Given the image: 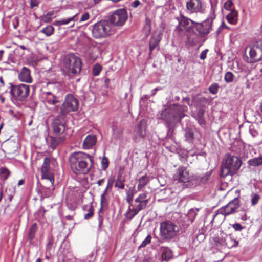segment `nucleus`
I'll list each match as a JSON object with an SVG mask.
<instances>
[{"label":"nucleus","mask_w":262,"mask_h":262,"mask_svg":"<svg viewBox=\"0 0 262 262\" xmlns=\"http://www.w3.org/2000/svg\"><path fill=\"white\" fill-rule=\"evenodd\" d=\"M40 2V0H30V7L33 8L35 7H37Z\"/></svg>","instance_id":"obj_51"},{"label":"nucleus","mask_w":262,"mask_h":262,"mask_svg":"<svg viewBox=\"0 0 262 262\" xmlns=\"http://www.w3.org/2000/svg\"><path fill=\"white\" fill-rule=\"evenodd\" d=\"M13 26L14 29H16L19 25L18 18L16 17L12 20Z\"/></svg>","instance_id":"obj_55"},{"label":"nucleus","mask_w":262,"mask_h":262,"mask_svg":"<svg viewBox=\"0 0 262 262\" xmlns=\"http://www.w3.org/2000/svg\"><path fill=\"white\" fill-rule=\"evenodd\" d=\"M250 63L256 62L262 59V41H258L250 48L249 51Z\"/></svg>","instance_id":"obj_14"},{"label":"nucleus","mask_w":262,"mask_h":262,"mask_svg":"<svg viewBox=\"0 0 262 262\" xmlns=\"http://www.w3.org/2000/svg\"><path fill=\"white\" fill-rule=\"evenodd\" d=\"M42 97L46 103L49 104L55 105L60 102L59 97L56 96V93L50 92H43L42 93Z\"/></svg>","instance_id":"obj_20"},{"label":"nucleus","mask_w":262,"mask_h":262,"mask_svg":"<svg viewBox=\"0 0 262 262\" xmlns=\"http://www.w3.org/2000/svg\"><path fill=\"white\" fill-rule=\"evenodd\" d=\"M48 88L50 90L48 92L54 93H57L60 90L59 84L58 83L48 82L47 84Z\"/></svg>","instance_id":"obj_29"},{"label":"nucleus","mask_w":262,"mask_h":262,"mask_svg":"<svg viewBox=\"0 0 262 262\" xmlns=\"http://www.w3.org/2000/svg\"><path fill=\"white\" fill-rule=\"evenodd\" d=\"M180 232V227L170 220H165L160 223V236L162 239L170 242L174 239Z\"/></svg>","instance_id":"obj_7"},{"label":"nucleus","mask_w":262,"mask_h":262,"mask_svg":"<svg viewBox=\"0 0 262 262\" xmlns=\"http://www.w3.org/2000/svg\"><path fill=\"white\" fill-rule=\"evenodd\" d=\"M92 33L94 38H102L111 35L113 31L110 22L103 20L93 25Z\"/></svg>","instance_id":"obj_10"},{"label":"nucleus","mask_w":262,"mask_h":262,"mask_svg":"<svg viewBox=\"0 0 262 262\" xmlns=\"http://www.w3.org/2000/svg\"><path fill=\"white\" fill-rule=\"evenodd\" d=\"M106 202H107V199L105 197V195H104V194H102L101 195V205L106 203Z\"/></svg>","instance_id":"obj_58"},{"label":"nucleus","mask_w":262,"mask_h":262,"mask_svg":"<svg viewBox=\"0 0 262 262\" xmlns=\"http://www.w3.org/2000/svg\"><path fill=\"white\" fill-rule=\"evenodd\" d=\"M161 39V34H159L157 37L153 36L149 39V50L151 52L155 48L157 47Z\"/></svg>","instance_id":"obj_25"},{"label":"nucleus","mask_w":262,"mask_h":262,"mask_svg":"<svg viewBox=\"0 0 262 262\" xmlns=\"http://www.w3.org/2000/svg\"><path fill=\"white\" fill-rule=\"evenodd\" d=\"M124 181L125 178L122 177L121 174H118L115 182V186L119 189H123L124 188Z\"/></svg>","instance_id":"obj_28"},{"label":"nucleus","mask_w":262,"mask_h":262,"mask_svg":"<svg viewBox=\"0 0 262 262\" xmlns=\"http://www.w3.org/2000/svg\"><path fill=\"white\" fill-rule=\"evenodd\" d=\"M41 177L42 179H47L50 181V183L52 185H53L54 180L53 175L50 172V171H41Z\"/></svg>","instance_id":"obj_31"},{"label":"nucleus","mask_w":262,"mask_h":262,"mask_svg":"<svg viewBox=\"0 0 262 262\" xmlns=\"http://www.w3.org/2000/svg\"><path fill=\"white\" fill-rule=\"evenodd\" d=\"M50 159L46 157L44 159L43 163L41 166V171H50Z\"/></svg>","instance_id":"obj_36"},{"label":"nucleus","mask_w":262,"mask_h":262,"mask_svg":"<svg viewBox=\"0 0 262 262\" xmlns=\"http://www.w3.org/2000/svg\"><path fill=\"white\" fill-rule=\"evenodd\" d=\"M234 74L231 72H227L225 73L224 80L227 83H230L233 81Z\"/></svg>","instance_id":"obj_38"},{"label":"nucleus","mask_w":262,"mask_h":262,"mask_svg":"<svg viewBox=\"0 0 262 262\" xmlns=\"http://www.w3.org/2000/svg\"><path fill=\"white\" fill-rule=\"evenodd\" d=\"M249 133L253 137H255L258 135V133L256 130L253 127L250 126L249 127Z\"/></svg>","instance_id":"obj_48"},{"label":"nucleus","mask_w":262,"mask_h":262,"mask_svg":"<svg viewBox=\"0 0 262 262\" xmlns=\"http://www.w3.org/2000/svg\"><path fill=\"white\" fill-rule=\"evenodd\" d=\"M54 11L48 12L46 14L41 16L40 19L43 23H48L52 20V16L54 14Z\"/></svg>","instance_id":"obj_30"},{"label":"nucleus","mask_w":262,"mask_h":262,"mask_svg":"<svg viewBox=\"0 0 262 262\" xmlns=\"http://www.w3.org/2000/svg\"><path fill=\"white\" fill-rule=\"evenodd\" d=\"M173 178L175 180L180 182L187 183L190 181L189 172L186 168L183 166H180L177 169Z\"/></svg>","instance_id":"obj_17"},{"label":"nucleus","mask_w":262,"mask_h":262,"mask_svg":"<svg viewBox=\"0 0 262 262\" xmlns=\"http://www.w3.org/2000/svg\"><path fill=\"white\" fill-rule=\"evenodd\" d=\"M260 199V196L256 194L253 193L251 195V204L252 205H256Z\"/></svg>","instance_id":"obj_46"},{"label":"nucleus","mask_w":262,"mask_h":262,"mask_svg":"<svg viewBox=\"0 0 262 262\" xmlns=\"http://www.w3.org/2000/svg\"><path fill=\"white\" fill-rule=\"evenodd\" d=\"M208 52V49L203 50L200 54V58L201 60H204L206 58L207 52Z\"/></svg>","instance_id":"obj_53"},{"label":"nucleus","mask_w":262,"mask_h":262,"mask_svg":"<svg viewBox=\"0 0 262 262\" xmlns=\"http://www.w3.org/2000/svg\"><path fill=\"white\" fill-rule=\"evenodd\" d=\"M239 207V201L235 199L230 202L226 206L222 207L217 210V214H222L225 216L230 215L235 212V210Z\"/></svg>","instance_id":"obj_15"},{"label":"nucleus","mask_w":262,"mask_h":262,"mask_svg":"<svg viewBox=\"0 0 262 262\" xmlns=\"http://www.w3.org/2000/svg\"><path fill=\"white\" fill-rule=\"evenodd\" d=\"M128 19L127 12L125 9L121 8L115 10L109 17L110 24L117 27L123 26Z\"/></svg>","instance_id":"obj_11"},{"label":"nucleus","mask_w":262,"mask_h":262,"mask_svg":"<svg viewBox=\"0 0 262 262\" xmlns=\"http://www.w3.org/2000/svg\"><path fill=\"white\" fill-rule=\"evenodd\" d=\"M219 243L223 246L226 247L228 248H231L234 247H237L238 242L233 238L230 235H227L225 234L219 239Z\"/></svg>","instance_id":"obj_19"},{"label":"nucleus","mask_w":262,"mask_h":262,"mask_svg":"<svg viewBox=\"0 0 262 262\" xmlns=\"http://www.w3.org/2000/svg\"><path fill=\"white\" fill-rule=\"evenodd\" d=\"M150 181L149 177L147 175H144L141 177L138 180V185L137 186V189L140 190L142 189Z\"/></svg>","instance_id":"obj_24"},{"label":"nucleus","mask_w":262,"mask_h":262,"mask_svg":"<svg viewBox=\"0 0 262 262\" xmlns=\"http://www.w3.org/2000/svg\"><path fill=\"white\" fill-rule=\"evenodd\" d=\"M147 193L144 192L139 194V195L135 199V202H144L145 203H148V199H147Z\"/></svg>","instance_id":"obj_34"},{"label":"nucleus","mask_w":262,"mask_h":262,"mask_svg":"<svg viewBox=\"0 0 262 262\" xmlns=\"http://www.w3.org/2000/svg\"><path fill=\"white\" fill-rule=\"evenodd\" d=\"M209 176L210 174L206 172L204 176L200 178V182L202 183H205L208 180Z\"/></svg>","instance_id":"obj_49"},{"label":"nucleus","mask_w":262,"mask_h":262,"mask_svg":"<svg viewBox=\"0 0 262 262\" xmlns=\"http://www.w3.org/2000/svg\"><path fill=\"white\" fill-rule=\"evenodd\" d=\"M110 82V80L108 78H105L104 79V85L105 87L108 88L109 87V84Z\"/></svg>","instance_id":"obj_59"},{"label":"nucleus","mask_w":262,"mask_h":262,"mask_svg":"<svg viewBox=\"0 0 262 262\" xmlns=\"http://www.w3.org/2000/svg\"><path fill=\"white\" fill-rule=\"evenodd\" d=\"M69 162L74 173L86 174L90 171L93 165L94 159L88 154L77 152L71 155Z\"/></svg>","instance_id":"obj_1"},{"label":"nucleus","mask_w":262,"mask_h":262,"mask_svg":"<svg viewBox=\"0 0 262 262\" xmlns=\"http://www.w3.org/2000/svg\"><path fill=\"white\" fill-rule=\"evenodd\" d=\"M37 229L38 228L36 223H34L31 225L28 235V238L29 240L32 241L35 238Z\"/></svg>","instance_id":"obj_27"},{"label":"nucleus","mask_w":262,"mask_h":262,"mask_svg":"<svg viewBox=\"0 0 262 262\" xmlns=\"http://www.w3.org/2000/svg\"><path fill=\"white\" fill-rule=\"evenodd\" d=\"M104 182V179H102L99 180L97 182V184L98 185V186H101Z\"/></svg>","instance_id":"obj_64"},{"label":"nucleus","mask_w":262,"mask_h":262,"mask_svg":"<svg viewBox=\"0 0 262 262\" xmlns=\"http://www.w3.org/2000/svg\"><path fill=\"white\" fill-rule=\"evenodd\" d=\"M161 251L162 252V258L164 260L168 261L172 258L173 254L172 251L168 247H161Z\"/></svg>","instance_id":"obj_26"},{"label":"nucleus","mask_w":262,"mask_h":262,"mask_svg":"<svg viewBox=\"0 0 262 262\" xmlns=\"http://www.w3.org/2000/svg\"><path fill=\"white\" fill-rule=\"evenodd\" d=\"M102 70V67L97 63L95 64L93 68V74L94 76H97L99 75L100 72Z\"/></svg>","instance_id":"obj_40"},{"label":"nucleus","mask_w":262,"mask_h":262,"mask_svg":"<svg viewBox=\"0 0 262 262\" xmlns=\"http://www.w3.org/2000/svg\"><path fill=\"white\" fill-rule=\"evenodd\" d=\"M101 168L103 170H105L108 166V160L107 157L104 156L101 161Z\"/></svg>","instance_id":"obj_44"},{"label":"nucleus","mask_w":262,"mask_h":262,"mask_svg":"<svg viewBox=\"0 0 262 262\" xmlns=\"http://www.w3.org/2000/svg\"><path fill=\"white\" fill-rule=\"evenodd\" d=\"M95 135H88L83 141V147L85 149L91 148L96 143Z\"/></svg>","instance_id":"obj_22"},{"label":"nucleus","mask_w":262,"mask_h":262,"mask_svg":"<svg viewBox=\"0 0 262 262\" xmlns=\"http://www.w3.org/2000/svg\"><path fill=\"white\" fill-rule=\"evenodd\" d=\"M19 79L21 81L27 83H31L32 78L30 76V71L29 69L26 67H23L18 76Z\"/></svg>","instance_id":"obj_21"},{"label":"nucleus","mask_w":262,"mask_h":262,"mask_svg":"<svg viewBox=\"0 0 262 262\" xmlns=\"http://www.w3.org/2000/svg\"><path fill=\"white\" fill-rule=\"evenodd\" d=\"M146 135L145 128L140 123L134 128L133 132V140L136 142H139L141 139L144 138Z\"/></svg>","instance_id":"obj_18"},{"label":"nucleus","mask_w":262,"mask_h":262,"mask_svg":"<svg viewBox=\"0 0 262 262\" xmlns=\"http://www.w3.org/2000/svg\"><path fill=\"white\" fill-rule=\"evenodd\" d=\"M94 215V208L92 206H90L88 209V212L84 215V218L85 219H89L91 218Z\"/></svg>","instance_id":"obj_45"},{"label":"nucleus","mask_w":262,"mask_h":262,"mask_svg":"<svg viewBox=\"0 0 262 262\" xmlns=\"http://www.w3.org/2000/svg\"><path fill=\"white\" fill-rule=\"evenodd\" d=\"M185 137L186 140L188 142H192L194 138V134L191 129H187L185 130Z\"/></svg>","instance_id":"obj_35"},{"label":"nucleus","mask_w":262,"mask_h":262,"mask_svg":"<svg viewBox=\"0 0 262 262\" xmlns=\"http://www.w3.org/2000/svg\"><path fill=\"white\" fill-rule=\"evenodd\" d=\"M186 7L190 14H203L205 11V6L201 0H187Z\"/></svg>","instance_id":"obj_13"},{"label":"nucleus","mask_w":262,"mask_h":262,"mask_svg":"<svg viewBox=\"0 0 262 262\" xmlns=\"http://www.w3.org/2000/svg\"><path fill=\"white\" fill-rule=\"evenodd\" d=\"M64 68L69 74L79 73L81 70V61L80 58L73 54L66 55L62 61Z\"/></svg>","instance_id":"obj_9"},{"label":"nucleus","mask_w":262,"mask_h":262,"mask_svg":"<svg viewBox=\"0 0 262 262\" xmlns=\"http://www.w3.org/2000/svg\"><path fill=\"white\" fill-rule=\"evenodd\" d=\"M232 227L236 231H241L244 228V227H242V226L239 223H235L233 224Z\"/></svg>","instance_id":"obj_52"},{"label":"nucleus","mask_w":262,"mask_h":262,"mask_svg":"<svg viewBox=\"0 0 262 262\" xmlns=\"http://www.w3.org/2000/svg\"><path fill=\"white\" fill-rule=\"evenodd\" d=\"M179 22V25L176 27L174 30V35L177 37L180 42H182L185 40V37L187 40H189V36L186 34V32H190L193 28L196 22L184 16L181 14L180 17H177Z\"/></svg>","instance_id":"obj_6"},{"label":"nucleus","mask_w":262,"mask_h":262,"mask_svg":"<svg viewBox=\"0 0 262 262\" xmlns=\"http://www.w3.org/2000/svg\"><path fill=\"white\" fill-rule=\"evenodd\" d=\"M241 164V160L237 157L226 154L221 166L220 176L225 178L235 174L239 169Z\"/></svg>","instance_id":"obj_5"},{"label":"nucleus","mask_w":262,"mask_h":262,"mask_svg":"<svg viewBox=\"0 0 262 262\" xmlns=\"http://www.w3.org/2000/svg\"><path fill=\"white\" fill-rule=\"evenodd\" d=\"M214 18V15L212 14L204 21L200 23H196L195 28L200 35H207L211 32L212 30V23Z\"/></svg>","instance_id":"obj_12"},{"label":"nucleus","mask_w":262,"mask_h":262,"mask_svg":"<svg viewBox=\"0 0 262 262\" xmlns=\"http://www.w3.org/2000/svg\"><path fill=\"white\" fill-rule=\"evenodd\" d=\"M248 164L252 166L261 165L262 164V157L250 159L248 161Z\"/></svg>","instance_id":"obj_32"},{"label":"nucleus","mask_w":262,"mask_h":262,"mask_svg":"<svg viewBox=\"0 0 262 262\" xmlns=\"http://www.w3.org/2000/svg\"><path fill=\"white\" fill-rule=\"evenodd\" d=\"M0 174L3 179L6 180L9 177L10 172L7 168H2L1 169Z\"/></svg>","instance_id":"obj_39"},{"label":"nucleus","mask_w":262,"mask_h":262,"mask_svg":"<svg viewBox=\"0 0 262 262\" xmlns=\"http://www.w3.org/2000/svg\"><path fill=\"white\" fill-rule=\"evenodd\" d=\"M98 220V221H99V227L100 228H101V226H102V223H103V218L102 215L100 214V212L99 213Z\"/></svg>","instance_id":"obj_56"},{"label":"nucleus","mask_w":262,"mask_h":262,"mask_svg":"<svg viewBox=\"0 0 262 262\" xmlns=\"http://www.w3.org/2000/svg\"><path fill=\"white\" fill-rule=\"evenodd\" d=\"M182 101L183 102H186L188 104H189L190 98L189 97L183 98Z\"/></svg>","instance_id":"obj_63"},{"label":"nucleus","mask_w":262,"mask_h":262,"mask_svg":"<svg viewBox=\"0 0 262 262\" xmlns=\"http://www.w3.org/2000/svg\"><path fill=\"white\" fill-rule=\"evenodd\" d=\"M114 182V179L113 177L109 178L107 180L106 189H111Z\"/></svg>","instance_id":"obj_47"},{"label":"nucleus","mask_w":262,"mask_h":262,"mask_svg":"<svg viewBox=\"0 0 262 262\" xmlns=\"http://www.w3.org/2000/svg\"><path fill=\"white\" fill-rule=\"evenodd\" d=\"M89 17H90L89 14L88 12H86L81 16L80 21H86L89 19Z\"/></svg>","instance_id":"obj_54"},{"label":"nucleus","mask_w":262,"mask_h":262,"mask_svg":"<svg viewBox=\"0 0 262 262\" xmlns=\"http://www.w3.org/2000/svg\"><path fill=\"white\" fill-rule=\"evenodd\" d=\"M147 203L144 202H135L134 204H130L128 209L126 213V217L129 219H132L135 216H136L138 213L145 209L147 206Z\"/></svg>","instance_id":"obj_16"},{"label":"nucleus","mask_w":262,"mask_h":262,"mask_svg":"<svg viewBox=\"0 0 262 262\" xmlns=\"http://www.w3.org/2000/svg\"><path fill=\"white\" fill-rule=\"evenodd\" d=\"M199 211L198 209H191L188 212V217L192 222L197 215V212Z\"/></svg>","instance_id":"obj_37"},{"label":"nucleus","mask_w":262,"mask_h":262,"mask_svg":"<svg viewBox=\"0 0 262 262\" xmlns=\"http://www.w3.org/2000/svg\"><path fill=\"white\" fill-rule=\"evenodd\" d=\"M141 5V2L139 0H135L132 3V6L134 8H137Z\"/></svg>","instance_id":"obj_57"},{"label":"nucleus","mask_w":262,"mask_h":262,"mask_svg":"<svg viewBox=\"0 0 262 262\" xmlns=\"http://www.w3.org/2000/svg\"><path fill=\"white\" fill-rule=\"evenodd\" d=\"M186 110V106L174 104L162 111L158 116L159 119L164 121L168 126H170L181 121Z\"/></svg>","instance_id":"obj_3"},{"label":"nucleus","mask_w":262,"mask_h":262,"mask_svg":"<svg viewBox=\"0 0 262 262\" xmlns=\"http://www.w3.org/2000/svg\"><path fill=\"white\" fill-rule=\"evenodd\" d=\"M10 84L11 100L18 106L26 101L30 93V86L25 84L18 85Z\"/></svg>","instance_id":"obj_8"},{"label":"nucleus","mask_w":262,"mask_h":262,"mask_svg":"<svg viewBox=\"0 0 262 262\" xmlns=\"http://www.w3.org/2000/svg\"><path fill=\"white\" fill-rule=\"evenodd\" d=\"M226 19L228 23L231 24L235 25L238 20V12L237 11L232 10L229 14L226 16Z\"/></svg>","instance_id":"obj_23"},{"label":"nucleus","mask_w":262,"mask_h":262,"mask_svg":"<svg viewBox=\"0 0 262 262\" xmlns=\"http://www.w3.org/2000/svg\"><path fill=\"white\" fill-rule=\"evenodd\" d=\"M223 29H224V28H223V27L221 25V26L219 27V28H218L217 30V31H216V35H219Z\"/></svg>","instance_id":"obj_62"},{"label":"nucleus","mask_w":262,"mask_h":262,"mask_svg":"<svg viewBox=\"0 0 262 262\" xmlns=\"http://www.w3.org/2000/svg\"><path fill=\"white\" fill-rule=\"evenodd\" d=\"M54 25L57 26H60L62 25V19L59 20H56L54 23Z\"/></svg>","instance_id":"obj_61"},{"label":"nucleus","mask_w":262,"mask_h":262,"mask_svg":"<svg viewBox=\"0 0 262 262\" xmlns=\"http://www.w3.org/2000/svg\"><path fill=\"white\" fill-rule=\"evenodd\" d=\"M79 102L72 94H68L66 99L60 106L55 105L52 108L54 115L58 114L54 119L63 120L67 125V115L70 112L76 111L78 108Z\"/></svg>","instance_id":"obj_2"},{"label":"nucleus","mask_w":262,"mask_h":262,"mask_svg":"<svg viewBox=\"0 0 262 262\" xmlns=\"http://www.w3.org/2000/svg\"><path fill=\"white\" fill-rule=\"evenodd\" d=\"M54 32V28L53 26L49 25L45 28H43L41 32L44 33L47 36H50Z\"/></svg>","instance_id":"obj_33"},{"label":"nucleus","mask_w":262,"mask_h":262,"mask_svg":"<svg viewBox=\"0 0 262 262\" xmlns=\"http://www.w3.org/2000/svg\"><path fill=\"white\" fill-rule=\"evenodd\" d=\"M132 199H133V194H131V195H128L127 196V198L126 199V201L130 205L132 204H131V202H132Z\"/></svg>","instance_id":"obj_60"},{"label":"nucleus","mask_w":262,"mask_h":262,"mask_svg":"<svg viewBox=\"0 0 262 262\" xmlns=\"http://www.w3.org/2000/svg\"><path fill=\"white\" fill-rule=\"evenodd\" d=\"M77 15L78 14H77L74 15L73 16H72L70 18H69L62 19V25H67V24H69L71 21H75L77 20Z\"/></svg>","instance_id":"obj_43"},{"label":"nucleus","mask_w":262,"mask_h":262,"mask_svg":"<svg viewBox=\"0 0 262 262\" xmlns=\"http://www.w3.org/2000/svg\"><path fill=\"white\" fill-rule=\"evenodd\" d=\"M208 90L210 93L212 94H216L218 92L219 85L217 83L212 84L209 87Z\"/></svg>","instance_id":"obj_42"},{"label":"nucleus","mask_w":262,"mask_h":262,"mask_svg":"<svg viewBox=\"0 0 262 262\" xmlns=\"http://www.w3.org/2000/svg\"><path fill=\"white\" fill-rule=\"evenodd\" d=\"M151 237L150 235H148L146 238L142 242L141 245L138 247V249H140L142 248L146 247L148 244L151 242Z\"/></svg>","instance_id":"obj_41"},{"label":"nucleus","mask_w":262,"mask_h":262,"mask_svg":"<svg viewBox=\"0 0 262 262\" xmlns=\"http://www.w3.org/2000/svg\"><path fill=\"white\" fill-rule=\"evenodd\" d=\"M232 5V2L231 0H228L224 4V8L225 9L229 10L231 8Z\"/></svg>","instance_id":"obj_50"},{"label":"nucleus","mask_w":262,"mask_h":262,"mask_svg":"<svg viewBox=\"0 0 262 262\" xmlns=\"http://www.w3.org/2000/svg\"><path fill=\"white\" fill-rule=\"evenodd\" d=\"M52 128L55 137H50V146L55 149L60 143L64 142L69 135L70 128L66 125L64 122L58 119H54L52 123Z\"/></svg>","instance_id":"obj_4"}]
</instances>
